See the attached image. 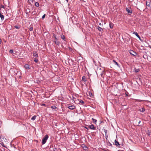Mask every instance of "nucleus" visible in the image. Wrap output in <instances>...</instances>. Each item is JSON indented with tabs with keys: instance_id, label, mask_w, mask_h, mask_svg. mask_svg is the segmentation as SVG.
Listing matches in <instances>:
<instances>
[{
	"instance_id": "obj_29",
	"label": "nucleus",
	"mask_w": 151,
	"mask_h": 151,
	"mask_svg": "<svg viewBox=\"0 0 151 151\" xmlns=\"http://www.w3.org/2000/svg\"><path fill=\"white\" fill-rule=\"evenodd\" d=\"M113 61L115 63V64L116 65H118V63L116 62L115 60H113Z\"/></svg>"
},
{
	"instance_id": "obj_9",
	"label": "nucleus",
	"mask_w": 151,
	"mask_h": 151,
	"mask_svg": "<svg viewBox=\"0 0 151 151\" xmlns=\"http://www.w3.org/2000/svg\"><path fill=\"white\" fill-rule=\"evenodd\" d=\"M104 70H102V71L100 73V75L101 77L102 78H104Z\"/></svg>"
},
{
	"instance_id": "obj_4",
	"label": "nucleus",
	"mask_w": 151,
	"mask_h": 151,
	"mask_svg": "<svg viewBox=\"0 0 151 151\" xmlns=\"http://www.w3.org/2000/svg\"><path fill=\"white\" fill-rule=\"evenodd\" d=\"M131 8L129 9L127 8H126V11L127 12L128 14H129V15H130L132 13V10L130 9Z\"/></svg>"
},
{
	"instance_id": "obj_34",
	"label": "nucleus",
	"mask_w": 151,
	"mask_h": 151,
	"mask_svg": "<svg viewBox=\"0 0 151 151\" xmlns=\"http://www.w3.org/2000/svg\"><path fill=\"white\" fill-rule=\"evenodd\" d=\"M33 0H28V1L29 2L30 1L33 3Z\"/></svg>"
},
{
	"instance_id": "obj_23",
	"label": "nucleus",
	"mask_w": 151,
	"mask_h": 151,
	"mask_svg": "<svg viewBox=\"0 0 151 151\" xmlns=\"http://www.w3.org/2000/svg\"><path fill=\"white\" fill-rule=\"evenodd\" d=\"M35 5L37 7H38L39 6V4L38 2H36L35 3Z\"/></svg>"
},
{
	"instance_id": "obj_18",
	"label": "nucleus",
	"mask_w": 151,
	"mask_h": 151,
	"mask_svg": "<svg viewBox=\"0 0 151 151\" xmlns=\"http://www.w3.org/2000/svg\"><path fill=\"white\" fill-rule=\"evenodd\" d=\"M92 121L93 122L94 124H96L97 122V120L95 119H93V118H92Z\"/></svg>"
},
{
	"instance_id": "obj_8",
	"label": "nucleus",
	"mask_w": 151,
	"mask_h": 151,
	"mask_svg": "<svg viewBox=\"0 0 151 151\" xmlns=\"http://www.w3.org/2000/svg\"><path fill=\"white\" fill-rule=\"evenodd\" d=\"M133 34H134L139 39V40H140V37L137 32H134Z\"/></svg>"
},
{
	"instance_id": "obj_5",
	"label": "nucleus",
	"mask_w": 151,
	"mask_h": 151,
	"mask_svg": "<svg viewBox=\"0 0 151 151\" xmlns=\"http://www.w3.org/2000/svg\"><path fill=\"white\" fill-rule=\"evenodd\" d=\"M88 128L91 129L95 130L96 129V127H95L94 125L93 124L89 125Z\"/></svg>"
},
{
	"instance_id": "obj_25",
	"label": "nucleus",
	"mask_w": 151,
	"mask_h": 151,
	"mask_svg": "<svg viewBox=\"0 0 151 151\" xmlns=\"http://www.w3.org/2000/svg\"><path fill=\"white\" fill-rule=\"evenodd\" d=\"M38 59L36 58H35L34 59V61L35 63H37L38 61Z\"/></svg>"
},
{
	"instance_id": "obj_38",
	"label": "nucleus",
	"mask_w": 151,
	"mask_h": 151,
	"mask_svg": "<svg viewBox=\"0 0 151 151\" xmlns=\"http://www.w3.org/2000/svg\"><path fill=\"white\" fill-rule=\"evenodd\" d=\"M141 122V121H139L138 122V124L137 125H138L139 124H140V123Z\"/></svg>"
},
{
	"instance_id": "obj_20",
	"label": "nucleus",
	"mask_w": 151,
	"mask_h": 151,
	"mask_svg": "<svg viewBox=\"0 0 151 151\" xmlns=\"http://www.w3.org/2000/svg\"><path fill=\"white\" fill-rule=\"evenodd\" d=\"M36 116L35 115H34L31 118V119L32 120H34L36 119Z\"/></svg>"
},
{
	"instance_id": "obj_22",
	"label": "nucleus",
	"mask_w": 151,
	"mask_h": 151,
	"mask_svg": "<svg viewBox=\"0 0 151 151\" xmlns=\"http://www.w3.org/2000/svg\"><path fill=\"white\" fill-rule=\"evenodd\" d=\"M140 111L142 112H144L145 111V109L144 108H142V109H140Z\"/></svg>"
},
{
	"instance_id": "obj_1",
	"label": "nucleus",
	"mask_w": 151,
	"mask_h": 151,
	"mask_svg": "<svg viewBox=\"0 0 151 151\" xmlns=\"http://www.w3.org/2000/svg\"><path fill=\"white\" fill-rule=\"evenodd\" d=\"M48 138V135H45L44 137L42 139V145H44L46 143V141L47 140Z\"/></svg>"
},
{
	"instance_id": "obj_28",
	"label": "nucleus",
	"mask_w": 151,
	"mask_h": 151,
	"mask_svg": "<svg viewBox=\"0 0 151 151\" xmlns=\"http://www.w3.org/2000/svg\"><path fill=\"white\" fill-rule=\"evenodd\" d=\"M9 52L11 53H12L13 52V50H9Z\"/></svg>"
},
{
	"instance_id": "obj_47",
	"label": "nucleus",
	"mask_w": 151,
	"mask_h": 151,
	"mask_svg": "<svg viewBox=\"0 0 151 151\" xmlns=\"http://www.w3.org/2000/svg\"><path fill=\"white\" fill-rule=\"evenodd\" d=\"M143 57L144 58H145V57Z\"/></svg>"
},
{
	"instance_id": "obj_41",
	"label": "nucleus",
	"mask_w": 151,
	"mask_h": 151,
	"mask_svg": "<svg viewBox=\"0 0 151 151\" xmlns=\"http://www.w3.org/2000/svg\"><path fill=\"white\" fill-rule=\"evenodd\" d=\"M148 47L151 49V45H149L148 46Z\"/></svg>"
},
{
	"instance_id": "obj_48",
	"label": "nucleus",
	"mask_w": 151,
	"mask_h": 151,
	"mask_svg": "<svg viewBox=\"0 0 151 151\" xmlns=\"http://www.w3.org/2000/svg\"><path fill=\"white\" fill-rule=\"evenodd\" d=\"M143 57L144 58H145V57Z\"/></svg>"
},
{
	"instance_id": "obj_32",
	"label": "nucleus",
	"mask_w": 151,
	"mask_h": 151,
	"mask_svg": "<svg viewBox=\"0 0 151 151\" xmlns=\"http://www.w3.org/2000/svg\"><path fill=\"white\" fill-rule=\"evenodd\" d=\"M54 37H55V39L56 40H58V38L57 37H56V35H54Z\"/></svg>"
},
{
	"instance_id": "obj_39",
	"label": "nucleus",
	"mask_w": 151,
	"mask_h": 151,
	"mask_svg": "<svg viewBox=\"0 0 151 151\" xmlns=\"http://www.w3.org/2000/svg\"><path fill=\"white\" fill-rule=\"evenodd\" d=\"M150 132H148V135H150Z\"/></svg>"
},
{
	"instance_id": "obj_36",
	"label": "nucleus",
	"mask_w": 151,
	"mask_h": 151,
	"mask_svg": "<svg viewBox=\"0 0 151 151\" xmlns=\"http://www.w3.org/2000/svg\"><path fill=\"white\" fill-rule=\"evenodd\" d=\"M42 106H46V105L44 104H41Z\"/></svg>"
},
{
	"instance_id": "obj_45",
	"label": "nucleus",
	"mask_w": 151,
	"mask_h": 151,
	"mask_svg": "<svg viewBox=\"0 0 151 151\" xmlns=\"http://www.w3.org/2000/svg\"><path fill=\"white\" fill-rule=\"evenodd\" d=\"M55 126H57V125H56V124H55Z\"/></svg>"
},
{
	"instance_id": "obj_42",
	"label": "nucleus",
	"mask_w": 151,
	"mask_h": 151,
	"mask_svg": "<svg viewBox=\"0 0 151 151\" xmlns=\"http://www.w3.org/2000/svg\"><path fill=\"white\" fill-rule=\"evenodd\" d=\"M65 0L66 1H67V3H68V0Z\"/></svg>"
},
{
	"instance_id": "obj_6",
	"label": "nucleus",
	"mask_w": 151,
	"mask_h": 151,
	"mask_svg": "<svg viewBox=\"0 0 151 151\" xmlns=\"http://www.w3.org/2000/svg\"><path fill=\"white\" fill-rule=\"evenodd\" d=\"M115 145L118 147H120V145L119 144L117 140H115Z\"/></svg>"
},
{
	"instance_id": "obj_37",
	"label": "nucleus",
	"mask_w": 151,
	"mask_h": 151,
	"mask_svg": "<svg viewBox=\"0 0 151 151\" xmlns=\"http://www.w3.org/2000/svg\"><path fill=\"white\" fill-rule=\"evenodd\" d=\"M1 145L4 147H5V146L4 145V144L3 143H2V144L1 143Z\"/></svg>"
},
{
	"instance_id": "obj_11",
	"label": "nucleus",
	"mask_w": 151,
	"mask_h": 151,
	"mask_svg": "<svg viewBox=\"0 0 151 151\" xmlns=\"http://www.w3.org/2000/svg\"><path fill=\"white\" fill-rule=\"evenodd\" d=\"M53 42H54L55 43V44L57 45H58L59 46L60 45V42L57 41V40H54L53 41Z\"/></svg>"
},
{
	"instance_id": "obj_33",
	"label": "nucleus",
	"mask_w": 151,
	"mask_h": 151,
	"mask_svg": "<svg viewBox=\"0 0 151 151\" xmlns=\"http://www.w3.org/2000/svg\"><path fill=\"white\" fill-rule=\"evenodd\" d=\"M89 95H90V96L91 97V96H92V93L91 92H89Z\"/></svg>"
},
{
	"instance_id": "obj_31",
	"label": "nucleus",
	"mask_w": 151,
	"mask_h": 151,
	"mask_svg": "<svg viewBox=\"0 0 151 151\" xmlns=\"http://www.w3.org/2000/svg\"><path fill=\"white\" fill-rule=\"evenodd\" d=\"M33 30V28L32 27H31L29 29V30L30 31H32Z\"/></svg>"
},
{
	"instance_id": "obj_24",
	"label": "nucleus",
	"mask_w": 151,
	"mask_h": 151,
	"mask_svg": "<svg viewBox=\"0 0 151 151\" xmlns=\"http://www.w3.org/2000/svg\"><path fill=\"white\" fill-rule=\"evenodd\" d=\"M14 27L17 29H19L20 28V26H18V25H15L14 26Z\"/></svg>"
},
{
	"instance_id": "obj_13",
	"label": "nucleus",
	"mask_w": 151,
	"mask_h": 151,
	"mask_svg": "<svg viewBox=\"0 0 151 151\" xmlns=\"http://www.w3.org/2000/svg\"><path fill=\"white\" fill-rule=\"evenodd\" d=\"M24 67L26 69H30V68H29V65L27 64L25 65Z\"/></svg>"
},
{
	"instance_id": "obj_2",
	"label": "nucleus",
	"mask_w": 151,
	"mask_h": 151,
	"mask_svg": "<svg viewBox=\"0 0 151 151\" xmlns=\"http://www.w3.org/2000/svg\"><path fill=\"white\" fill-rule=\"evenodd\" d=\"M146 5L150 8H151V0L146 1Z\"/></svg>"
},
{
	"instance_id": "obj_44",
	"label": "nucleus",
	"mask_w": 151,
	"mask_h": 151,
	"mask_svg": "<svg viewBox=\"0 0 151 151\" xmlns=\"http://www.w3.org/2000/svg\"><path fill=\"white\" fill-rule=\"evenodd\" d=\"M99 25H101V23H99Z\"/></svg>"
},
{
	"instance_id": "obj_14",
	"label": "nucleus",
	"mask_w": 151,
	"mask_h": 151,
	"mask_svg": "<svg viewBox=\"0 0 151 151\" xmlns=\"http://www.w3.org/2000/svg\"><path fill=\"white\" fill-rule=\"evenodd\" d=\"M82 80V81H83L84 82H86L87 81V80L86 78V77L84 76H83Z\"/></svg>"
},
{
	"instance_id": "obj_12",
	"label": "nucleus",
	"mask_w": 151,
	"mask_h": 151,
	"mask_svg": "<svg viewBox=\"0 0 151 151\" xmlns=\"http://www.w3.org/2000/svg\"><path fill=\"white\" fill-rule=\"evenodd\" d=\"M109 25L111 29H112L113 28V26L114 25V24L113 23H112L111 22H110L109 23Z\"/></svg>"
},
{
	"instance_id": "obj_19",
	"label": "nucleus",
	"mask_w": 151,
	"mask_h": 151,
	"mask_svg": "<svg viewBox=\"0 0 151 151\" xmlns=\"http://www.w3.org/2000/svg\"><path fill=\"white\" fill-rule=\"evenodd\" d=\"M79 102L81 103L82 105H84V102L82 100H78Z\"/></svg>"
},
{
	"instance_id": "obj_46",
	"label": "nucleus",
	"mask_w": 151,
	"mask_h": 151,
	"mask_svg": "<svg viewBox=\"0 0 151 151\" xmlns=\"http://www.w3.org/2000/svg\"><path fill=\"white\" fill-rule=\"evenodd\" d=\"M126 95L127 96V94H126Z\"/></svg>"
},
{
	"instance_id": "obj_27",
	"label": "nucleus",
	"mask_w": 151,
	"mask_h": 151,
	"mask_svg": "<svg viewBox=\"0 0 151 151\" xmlns=\"http://www.w3.org/2000/svg\"><path fill=\"white\" fill-rule=\"evenodd\" d=\"M14 72L15 73V74H16V75L17 74V73H18V72L16 70H15L14 71Z\"/></svg>"
},
{
	"instance_id": "obj_10",
	"label": "nucleus",
	"mask_w": 151,
	"mask_h": 151,
	"mask_svg": "<svg viewBox=\"0 0 151 151\" xmlns=\"http://www.w3.org/2000/svg\"><path fill=\"white\" fill-rule=\"evenodd\" d=\"M33 56L35 58H38V54L36 52H33Z\"/></svg>"
},
{
	"instance_id": "obj_49",
	"label": "nucleus",
	"mask_w": 151,
	"mask_h": 151,
	"mask_svg": "<svg viewBox=\"0 0 151 151\" xmlns=\"http://www.w3.org/2000/svg\"><path fill=\"white\" fill-rule=\"evenodd\" d=\"M118 151H119V150H118Z\"/></svg>"
},
{
	"instance_id": "obj_40",
	"label": "nucleus",
	"mask_w": 151,
	"mask_h": 151,
	"mask_svg": "<svg viewBox=\"0 0 151 151\" xmlns=\"http://www.w3.org/2000/svg\"><path fill=\"white\" fill-rule=\"evenodd\" d=\"M85 128H86L87 129H88L89 128H88V127H85Z\"/></svg>"
},
{
	"instance_id": "obj_15",
	"label": "nucleus",
	"mask_w": 151,
	"mask_h": 151,
	"mask_svg": "<svg viewBox=\"0 0 151 151\" xmlns=\"http://www.w3.org/2000/svg\"><path fill=\"white\" fill-rule=\"evenodd\" d=\"M60 36H61V38L62 39L64 40V41H65V37L63 35V34L61 35Z\"/></svg>"
},
{
	"instance_id": "obj_43",
	"label": "nucleus",
	"mask_w": 151,
	"mask_h": 151,
	"mask_svg": "<svg viewBox=\"0 0 151 151\" xmlns=\"http://www.w3.org/2000/svg\"><path fill=\"white\" fill-rule=\"evenodd\" d=\"M2 7L3 8H4V6H2Z\"/></svg>"
},
{
	"instance_id": "obj_17",
	"label": "nucleus",
	"mask_w": 151,
	"mask_h": 151,
	"mask_svg": "<svg viewBox=\"0 0 151 151\" xmlns=\"http://www.w3.org/2000/svg\"><path fill=\"white\" fill-rule=\"evenodd\" d=\"M139 71L140 70L139 69H136V68L134 69V71L136 73L139 72Z\"/></svg>"
},
{
	"instance_id": "obj_30",
	"label": "nucleus",
	"mask_w": 151,
	"mask_h": 151,
	"mask_svg": "<svg viewBox=\"0 0 151 151\" xmlns=\"http://www.w3.org/2000/svg\"><path fill=\"white\" fill-rule=\"evenodd\" d=\"M51 108L52 109H53L56 108V107L54 106H52L51 107Z\"/></svg>"
},
{
	"instance_id": "obj_35",
	"label": "nucleus",
	"mask_w": 151,
	"mask_h": 151,
	"mask_svg": "<svg viewBox=\"0 0 151 151\" xmlns=\"http://www.w3.org/2000/svg\"><path fill=\"white\" fill-rule=\"evenodd\" d=\"M104 132L105 133V134L107 133V130L106 129H104Z\"/></svg>"
},
{
	"instance_id": "obj_21",
	"label": "nucleus",
	"mask_w": 151,
	"mask_h": 151,
	"mask_svg": "<svg viewBox=\"0 0 151 151\" xmlns=\"http://www.w3.org/2000/svg\"><path fill=\"white\" fill-rule=\"evenodd\" d=\"M98 29L101 32L103 30L102 28L99 27V26H98Z\"/></svg>"
},
{
	"instance_id": "obj_26",
	"label": "nucleus",
	"mask_w": 151,
	"mask_h": 151,
	"mask_svg": "<svg viewBox=\"0 0 151 151\" xmlns=\"http://www.w3.org/2000/svg\"><path fill=\"white\" fill-rule=\"evenodd\" d=\"M45 14L42 16V19H43L45 18Z\"/></svg>"
},
{
	"instance_id": "obj_16",
	"label": "nucleus",
	"mask_w": 151,
	"mask_h": 151,
	"mask_svg": "<svg viewBox=\"0 0 151 151\" xmlns=\"http://www.w3.org/2000/svg\"><path fill=\"white\" fill-rule=\"evenodd\" d=\"M0 17H1L2 20H3L4 19V16L3 15H2L1 14L0 12Z\"/></svg>"
},
{
	"instance_id": "obj_7",
	"label": "nucleus",
	"mask_w": 151,
	"mask_h": 151,
	"mask_svg": "<svg viewBox=\"0 0 151 151\" xmlns=\"http://www.w3.org/2000/svg\"><path fill=\"white\" fill-rule=\"evenodd\" d=\"M68 108L70 110H73L75 109L76 107L74 105H71L68 106Z\"/></svg>"
},
{
	"instance_id": "obj_3",
	"label": "nucleus",
	"mask_w": 151,
	"mask_h": 151,
	"mask_svg": "<svg viewBox=\"0 0 151 151\" xmlns=\"http://www.w3.org/2000/svg\"><path fill=\"white\" fill-rule=\"evenodd\" d=\"M129 53L133 56H135L137 55V53L132 50H131L129 51Z\"/></svg>"
}]
</instances>
